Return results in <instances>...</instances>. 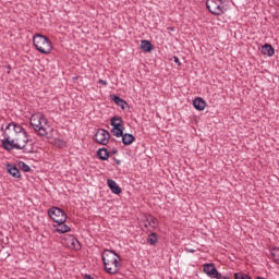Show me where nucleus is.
I'll return each instance as SVG.
<instances>
[{"mask_svg": "<svg viewBox=\"0 0 279 279\" xmlns=\"http://www.w3.org/2000/svg\"><path fill=\"white\" fill-rule=\"evenodd\" d=\"M0 130L3 132L2 147L5 151L25 149V146L29 143V134L16 122H10L5 128L1 124Z\"/></svg>", "mask_w": 279, "mask_h": 279, "instance_id": "obj_1", "label": "nucleus"}, {"mask_svg": "<svg viewBox=\"0 0 279 279\" xmlns=\"http://www.w3.org/2000/svg\"><path fill=\"white\" fill-rule=\"evenodd\" d=\"M17 167H20L21 170L24 171V173H29V171H32V167L25 163V161H19Z\"/></svg>", "mask_w": 279, "mask_h": 279, "instance_id": "obj_20", "label": "nucleus"}, {"mask_svg": "<svg viewBox=\"0 0 279 279\" xmlns=\"http://www.w3.org/2000/svg\"><path fill=\"white\" fill-rule=\"evenodd\" d=\"M141 49H143L145 53H151V51H154V45L151 44V41L143 39L141 41Z\"/></svg>", "mask_w": 279, "mask_h": 279, "instance_id": "obj_16", "label": "nucleus"}, {"mask_svg": "<svg viewBox=\"0 0 279 279\" xmlns=\"http://www.w3.org/2000/svg\"><path fill=\"white\" fill-rule=\"evenodd\" d=\"M193 107L195 108V110L202 112V110L206 108V100H204V98L202 97H197L193 100Z\"/></svg>", "mask_w": 279, "mask_h": 279, "instance_id": "obj_15", "label": "nucleus"}, {"mask_svg": "<svg viewBox=\"0 0 279 279\" xmlns=\"http://www.w3.org/2000/svg\"><path fill=\"white\" fill-rule=\"evenodd\" d=\"M116 165H121V160L117 159V158H113Z\"/></svg>", "mask_w": 279, "mask_h": 279, "instance_id": "obj_28", "label": "nucleus"}, {"mask_svg": "<svg viewBox=\"0 0 279 279\" xmlns=\"http://www.w3.org/2000/svg\"><path fill=\"white\" fill-rule=\"evenodd\" d=\"M5 69H8V75H10V71L12 70V66L11 65H5Z\"/></svg>", "mask_w": 279, "mask_h": 279, "instance_id": "obj_27", "label": "nucleus"}, {"mask_svg": "<svg viewBox=\"0 0 279 279\" xmlns=\"http://www.w3.org/2000/svg\"><path fill=\"white\" fill-rule=\"evenodd\" d=\"M174 63L178 64V66H181L182 63L180 62V58L173 57Z\"/></svg>", "mask_w": 279, "mask_h": 279, "instance_id": "obj_24", "label": "nucleus"}, {"mask_svg": "<svg viewBox=\"0 0 279 279\" xmlns=\"http://www.w3.org/2000/svg\"><path fill=\"white\" fill-rule=\"evenodd\" d=\"M203 271L209 277V278H216L221 279V272L217 270V267L210 263V264H204Z\"/></svg>", "mask_w": 279, "mask_h": 279, "instance_id": "obj_9", "label": "nucleus"}, {"mask_svg": "<svg viewBox=\"0 0 279 279\" xmlns=\"http://www.w3.org/2000/svg\"><path fill=\"white\" fill-rule=\"evenodd\" d=\"M56 232H58L59 234H66V232H71V227L64 223H58Z\"/></svg>", "mask_w": 279, "mask_h": 279, "instance_id": "obj_18", "label": "nucleus"}, {"mask_svg": "<svg viewBox=\"0 0 279 279\" xmlns=\"http://www.w3.org/2000/svg\"><path fill=\"white\" fill-rule=\"evenodd\" d=\"M110 99L116 104V106H119L121 110H125L126 108H130V105L128 104V101H125L123 98H120L119 95L117 94H111Z\"/></svg>", "mask_w": 279, "mask_h": 279, "instance_id": "obj_10", "label": "nucleus"}, {"mask_svg": "<svg viewBox=\"0 0 279 279\" xmlns=\"http://www.w3.org/2000/svg\"><path fill=\"white\" fill-rule=\"evenodd\" d=\"M110 132L106 129H98L96 134L94 135V141L98 143V145H107L110 143Z\"/></svg>", "mask_w": 279, "mask_h": 279, "instance_id": "obj_8", "label": "nucleus"}, {"mask_svg": "<svg viewBox=\"0 0 279 279\" xmlns=\"http://www.w3.org/2000/svg\"><path fill=\"white\" fill-rule=\"evenodd\" d=\"M107 185L114 195H121V193L123 192V190H121V186L117 184V181L112 179L107 180Z\"/></svg>", "mask_w": 279, "mask_h": 279, "instance_id": "obj_11", "label": "nucleus"}, {"mask_svg": "<svg viewBox=\"0 0 279 279\" xmlns=\"http://www.w3.org/2000/svg\"><path fill=\"white\" fill-rule=\"evenodd\" d=\"M43 119H45L44 116H32L31 118V125L38 136H47V129L43 126Z\"/></svg>", "mask_w": 279, "mask_h": 279, "instance_id": "obj_7", "label": "nucleus"}, {"mask_svg": "<svg viewBox=\"0 0 279 279\" xmlns=\"http://www.w3.org/2000/svg\"><path fill=\"white\" fill-rule=\"evenodd\" d=\"M111 134L116 136V138H121L123 136V133L125 132V126H123V118L120 116H113L110 120Z\"/></svg>", "mask_w": 279, "mask_h": 279, "instance_id": "obj_4", "label": "nucleus"}, {"mask_svg": "<svg viewBox=\"0 0 279 279\" xmlns=\"http://www.w3.org/2000/svg\"><path fill=\"white\" fill-rule=\"evenodd\" d=\"M101 260L107 274L111 276L119 274L121 269V256L116 251L106 248L101 254Z\"/></svg>", "mask_w": 279, "mask_h": 279, "instance_id": "obj_2", "label": "nucleus"}, {"mask_svg": "<svg viewBox=\"0 0 279 279\" xmlns=\"http://www.w3.org/2000/svg\"><path fill=\"white\" fill-rule=\"evenodd\" d=\"M114 141H117V140H114V138L111 140L112 143H114Z\"/></svg>", "mask_w": 279, "mask_h": 279, "instance_id": "obj_31", "label": "nucleus"}, {"mask_svg": "<svg viewBox=\"0 0 279 279\" xmlns=\"http://www.w3.org/2000/svg\"><path fill=\"white\" fill-rule=\"evenodd\" d=\"M262 53H264V56H268L269 58H271V56L276 53V50L274 49V46H271V44H265L262 47Z\"/></svg>", "mask_w": 279, "mask_h": 279, "instance_id": "obj_17", "label": "nucleus"}, {"mask_svg": "<svg viewBox=\"0 0 279 279\" xmlns=\"http://www.w3.org/2000/svg\"><path fill=\"white\" fill-rule=\"evenodd\" d=\"M48 216L54 223H66L68 216L62 208L51 207L48 209Z\"/></svg>", "mask_w": 279, "mask_h": 279, "instance_id": "obj_6", "label": "nucleus"}, {"mask_svg": "<svg viewBox=\"0 0 279 279\" xmlns=\"http://www.w3.org/2000/svg\"><path fill=\"white\" fill-rule=\"evenodd\" d=\"M147 217L151 228H156L158 226V219L151 215H147Z\"/></svg>", "mask_w": 279, "mask_h": 279, "instance_id": "obj_21", "label": "nucleus"}, {"mask_svg": "<svg viewBox=\"0 0 279 279\" xmlns=\"http://www.w3.org/2000/svg\"><path fill=\"white\" fill-rule=\"evenodd\" d=\"M120 138H122V143H123V145H125V147L132 145V143H134V141H136V137L132 133H123L122 132V135H120Z\"/></svg>", "mask_w": 279, "mask_h": 279, "instance_id": "obj_13", "label": "nucleus"}, {"mask_svg": "<svg viewBox=\"0 0 279 279\" xmlns=\"http://www.w3.org/2000/svg\"><path fill=\"white\" fill-rule=\"evenodd\" d=\"M96 156L99 158V160L106 161L108 158H110L111 153L108 150V148L101 147L96 151Z\"/></svg>", "mask_w": 279, "mask_h": 279, "instance_id": "obj_14", "label": "nucleus"}, {"mask_svg": "<svg viewBox=\"0 0 279 279\" xmlns=\"http://www.w3.org/2000/svg\"><path fill=\"white\" fill-rule=\"evenodd\" d=\"M10 132H14V130H10Z\"/></svg>", "mask_w": 279, "mask_h": 279, "instance_id": "obj_32", "label": "nucleus"}, {"mask_svg": "<svg viewBox=\"0 0 279 279\" xmlns=\"http://www.w3.org/2000/svg\"><path fill=\"white\" fill-rule=\"evenodd\" d=\"M110 154H112L113 156H117V154H119V149L112 148V150L110 151Z\"/></svg>", "mask_w": 279, "mask_h": 279, "instance_id": "obj_26", "label": "nucleus"}, {"mask_svg": "<svg viewBox=\"0 0 279 279\" xmlns=\"http://www.w3.org/2000/svg\"><path fill=\"white\" fill-rule=\"evenodd\" d=\"M33 45L39 53H44V56H49L51 51H53V43H51V39L49 37L43 35V34H35L33 36Z\"/></svg>", "mask_w": 279, "mask_h": 279, "instance_id": "obj_3", "label": "nucleus"}, {"mask_svg": "<svg viewBox=\"0 0 279 279\" xmlns=\"http://www.w3.org/2000/svg\"><path fill=\"white\" fill-rule=\"evenodd\" d=\"M71 245H72V247H74V250H80V247H82V245H80V241H77V239H72Z\"/></svg>", "mask_w": 279, "mask_h": 279, "instance_id": "obj_22", "label": "nucleus"}, {"mask_svg": "<svg viewBox=\"0 0 279 279\" xmlns=\"http://www.w3.org/2000/svg\"><path fill=\"white\" fill-rule=\"evenodd\" d=\"M225 1L226 0H206V8L214 16H221L225 12Z\"/></svg>", "mask_w": 279, "mask_h": 279, "instance_id": "obj_5", "label": "nucleus"}, {"mask_svg": "<svg viewBox=\"0 0 279 279\" xmlns=\"http://www.w3.org/2000/svg\"><path fill=\"white\" fill-rule=\"evenodd\" d=\"M142 223H144V228H149V226H151L147 215L144 216V219L142 220Z\"/></svg>", "mask_w": 279, "mask_h": 279, "instance_id": "obj_23", "label": "nucleus"}, {"mask_svg": "<svg viewBox=\"0 0 279 279\" xmlns=\"http://www.w3.org/2000/svg\"><path fill=\"white\" fill-rule=\"evenodd\" d=\"M98 84H102V86H108V82L101 78L98 81Z\"/></svg>", "mask_w": 279, "mask_h": 279, "instance_id": "obj_25", "label": "nucleus"}, {"mask_svg": "<svg viewBox=\"0 0 279 279\" xmlns=\"http://www.w3.org/2000/svg\"><path fill=\"white\" fill-rule=\"evenodd\" d=\"M7 172L9 175H12V178H21V170H19V168L13 163H7Z\"/></svg>", "mask_w": 279, "mask_h": 279, "instance_id": "obj_12", "label": "nucleus"}, {"mask_svg": "<svg viewBox=\"0 0 279 279\" xmlns=\"http://www.w3.org/2000/svg\"><path fill=\"white\" fill-rule=\"evenodd\" d=\"M146 243H148V245H156V243H158V233L151 232L146 239Z\"/></svg>", "mask_w": 279, "mask_h": 279, "instance_id": "obj_19", "label": "nucleus"}, {"mask_svg": "<svg viewBox=\"0 0 279 279\" xmlns=\"http://www.w3.org/2000/svg\"><path fill=\"white\" fill-rule=\"evenodd\" d=\"M220 279H230V276H228V275H227V276H222V275H221V278H220Z\"/></svg>", "mask_w": 279, "mask_h": 279, "instance_id": "obj_29", "label": "nucleus"}, {"mask_svg": "<svg viewBox=\"0 0 279 279\" xmlns=\"http://www.w3.org/2000/svg\"><path fill=\"white\" fill-rule=\"evenodd\" d=\"M190 254H195V250H189Z\"/></svg>", "mask_w": 279, "mask_h": 279, "instance_id": "obj_30", "label": "nucleus"}]
</instances>
